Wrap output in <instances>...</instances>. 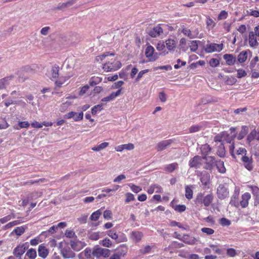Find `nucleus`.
Returning a JSON list of instances; mask_svg holds the SVG:
<instances>
[{"mask_svg": "<svg viewBox=\"0 0 259 259\" xmlns=\"http://www.w3.org/2000/svg\"><path fill=\"white\" fill-rule=\"evenodd\" d=\"M76 0H68L67 2L64 3L61 5V8L69 7L75 3Z\"/></svg>", "mask_w": 259, "mask_h": 259, "instance_id": "680f3d73", "label": "nucleus"}, {"mask_svg": "<svg viewBox=\"0 0 259 259\" xmlns=\"http://www.w3.org/2000/svg\"><path fill=\"white\" fill-rule=\"evenodd\" d=\"M255 139H256L257 140L256 131L255 130H253L248 135L247 140L249 143H250Z\"/></svg>", "mask_w": 259, "mask_h": 259, "instance_id": "ea45409f", "label": "nucleus"}, {"mask_svg": "<svg viewBox=\"0 0 259 259\" xmlns=\"http://www.w3.org/2000/svg\"><path fill=\"white\" fill-rule=\"evenodd\" d=\"M50 30L51 28L50 27L46 26L41 29L40 32L43 35H47L49 33Z\"/></svg>", "mask_w": 259, "mask_h": 259, "instance_id": "774afa93", "label": "nucleus"}, {"mask_svg": "<svg viewBox=\"0 0 259 259\" xmlns=\"http://www.w3.org/2000/svg\"><path fill=\"white\" fill-rule=\"evenodd\" d=\"M223 49V44H210L206 45L204 50L207 53H211L214 52H220Z\"/></svg>", "mask_w": 259, "mask_h": 259, "instance_id": "39448f33", "label": "nucleus"}, {"mask_svg": "<svg viewBox=\"0 0 259 259\" xmlns=\"http://www.w3.org/2000/svg\"><path fill=\"white\" fill-rule=\"evenodd\" d=\"M178 167V164L177 163H172L168 165H166L164 167V170L168 172H172L174 170H175L176 168H177Z\"/></svg>", "mask_w": 259, "mask_h": 259, "instance_id": "f704fd0d", "label": "nucleus"}, {"mask_svg": "<svg viewBox=\"0 0 259 259\" xmlns=\"http://www.w3.org/2000/svg\"><path fill=\"white\" fill-rule=\"evenodd\" d=\"M68 77H60L56 81L55 84L57 87H61L67 79Z\"/></svg>", "mask_w": 259, "mask_h": 259, "instance_id": "3c124183", "label": "nucleus"}, {"mask_svg": "<svg viewBox=\"0 0 259 259\" xmlns=\"http://www.w3.org/2000/svg\"><path fill=\"white\" fill-rule=\"evenodd\" d=\"M21 223H22L21 221L19 220L13 221L12 222H11L8 223L6 225H5V229H9L10 228H12V227L15 226L20 224Z\"/></svg>", "mask_w": 259, "mask_h": 259, "instance_id": "c03bdc74", "label": "nucleus"}, {"mask_svg": "<svg viewBox=\"0 0 259 259\" xmlns=\"http://www.w3.org/2000/svg\"><path fill=\"white\" fill-rule=\"evenodd\" d=\"M203 159L205 160L206 165L205 168L209 170L211 169L213 167L217 161L213 156H205Z\"/></svg>", "mask_w": 259, "mask_h": 259, "instance_id": "9b49d317", "label": "nucleus"}, {"mask_svg": "<svg viewBox=\"0 0 259 259\" xmlns=\"http://www.w3.org/2000/svg\"><path fill=\"white\" fill-rule=\"evenodd\" d=\"M85 246L84 243L79 241H73L71 242V246L75 251H79Z\"/></svg>", "mask_w": 259, "mask_h": 259, "instance_id": "a878e982", "label": "nucleus"}, {"mask_svg": "<svg viewBox=\"0 0 259 259\" xmlns=\"http://www.w3.org/2000/svg\"><path fill=\"white\" fill-rule=\"evenodd\" d=\"M89 238L92 240H97L100 238L99 233L98 232L91 233L89 235Z\"/></svg>", "mask_w": 259, "mask_h": 259, "instance_id": "0e129e2a", "label": "nucleus"}, {"mask_svg": "<svg viewBox=\"0 0 259 259\" xmlns=\"http://www.w3.org/2000/svg\"><path fill=\"white\" fill-rule=\"evenodd\" d=\"M13 79V76H9L0 79V90L5 89L10 84L11 81Z\"/></svg>", "mask_w": 259, "mask_h": 259, "instance_id": "412c9836", "label": "nucleus"}, {"mask_svg": "<svg viewBox=\"0 0 259 259\" xmlns=\"http://www.w3.org/2000/svg\"><path fill=\"white\" fill-rule=\"evenodd\" d=\"M59 67L58 65H55L52 66L50 74L48 76L51 79L58 78L59 76Z\"/></svg>", "mask_w": 259, "mask_h": 259, "instance_id": "bb28decb", "label": "nucleus"}, {"mask_svg": "<svg viewBox=\"0 0 259 259\" xmlns=\"http://www.w3.org/2000/svg\"><path fill=\"white\" fill-rule=\"evenodd\" d=\"M107 235L114 240H117L118 239V236L116 231L114 230H111L108 231Z\"/></svg>", "mask_w": 259, "mask_h": 259, "instance_id": "4d7b16f0", "label": "nucleus"}, {"mask_svg": "<svg viewBox=\"0 0 259 259\" xmlns=\"http://www.w3.org/2000/svg\"><path fill=\"white\" fill-rule=\"evenodd\" d=\"M173 208L177 212H182L186 210V207L185 205H176L173 206Z\"/></svg>", "mask_w": 259, "mask_h": 259, "instance_id": "5fc2aeb1", "label": "nucleus"}, {"mask_svg": "<svg viewBox=\"0 0 259 259\" xmlns=\"http://www.w3.org/2000/svg\"><path fill=\"white\" fill-rule=\"evenodd\" d=\"M185 196L188 199H191L193 197V191L188 186L185 187Z\"/></svg>", "mask_w": 259, "mask_h": 259, "instance_id": "79ce46f5", "label": "nucleus"}, {"mask_svg": "<svg viewBox=\"0 0 259 259\" xmlns=\"http://www.w3.org/2000/svg\"><path fill=\"white\" fill-rule=\"evenodd\" d=\"M214 196L212 193H209L204 196L203 193H199L197 195L195 203L197 205L203 204L205 206L208 207L212 202Z\"/></svg>", "mask_w": 259, "mask_h": 259, "instance_id": "f257e3e1", "label": "nucleus"}, {"mask_svg": "<svg viewBox=\"0 0 259 259\" xmlns=\"http://www.w3.org/2000/svg\"><path fill=\"white\" fill-rule=\"evenodd\" d=\"M215 165L220 173L224 174L226 172V168L224 166V161L221 160H217Z\"/></svg>", "mask_w": 259, "mask_h": 259, "instance_id": "2f4dec72", "label": "nucleus"}, {"mask_svg": "<svg viewBox=\"0 0 259 259\" xmlns=\"http://www.w3.org/2000/svg\"><path fill=\"white\" fill-rule=\"evenodd\" d=\"M100 244L102 245L103 246L106 247H110L112 246V243L111 240L107 238H106L104 240L100 241Z\"/></svg>", "mask_w": 259, "mask_h": 259, "instance_id": "a18cd8bd", "label": "nucleus"}, {"mask_svg": "<svg viewBox=\"0 0 259 259\" xmlns=\"http://www.w3.org/2000/svg\"><path fill=\"white\" fill-rule=\"evenodd\" d=\"M14 218L15 216L14 215H8L3 218H1L0 219V222L2 224H4Z\"/></svg>", "mask_w": 259, "mask_h": 259, "instance_id": "69168bd1", "label": "nucleus"}, {"mask_svg": "<svg viewBox=\"0 0 259 259\" xmlns=\"http://www.w3.org/2000/svg\"><path fill=\"white\" fill-rule=\"evenodd\" d=\"M209 64L210 65V66L212 67H215L219 65L220 61L217 59L212 58L209 60Z\"/></svg>", "mask_w": 259, "mask_h": 259, "instance_id": "052dcab7", "label": "nucleus"}, {"mask_svg": "<svg viewBox=\"0 0 259 259\" xmlns=\"http://www.w3.org/2000/svg\"><path fill=\"white\" fill-rule=\"evenodd\" d=\"M203 158L199 156H195L189 161V166L191 167H199L201 165Z\"/></svg>", "mask_w": 259, "mask_h": 259, "instance_id": "ddd939ff", "label": "nucleus"}, {"mask_svg": "<svg viewBox=\"0 0 259 259\" xmlns=\"http://www.w3.org/2000/svg\"><path fill=\"white\" fill-rule=\"evenodd\" d=\"M143 237V234L140 231H132L130 234V238L135 243L140 242Z\"/></svg>", "mask_w": 259, "mask_h": 259, "instance_id": "4468645a", "label": "nucleus"}, {"mask_svg": "<svg viewBox=\"0 0 259 259\" xmlns=\"http://www.w3.org/2000/svg\"><path fill=\"white\" fill-rule=\"evenodd\" d=\"M25 232V228L23 226L18 227L15 228L13 233H15L16 235L18 236L21 235Z\"/></svg>", "mask_w": 259, "mask_h": 259, "instance_id": "864d4df0", "label": "nucleus"}, {"mask_svg": "<svg viewBox=\"0 0 259 259\" xmlns=\"http://www.w3.org/2000/svg\"><path fill=\"white\" fill-rule=\"evenodd\" d=\"M233 140V138L232 136H230L228 134V136L226 137L225 138V141H226L227 143L231 144L229 147L231 155H232V156L233 158H236L235 153H234V151L235 146L234 145V143H232V141Z\"/></svg>", "mask_w": 259, "mask_h": 259, "instance_id": "aec40b11", "label": "nucleus"}, {"mask_svg": "<svg viewBox=\"0 0 259 259\" xmlns=\"http://www.w3.org/2000/svg\"><path fill=\"white\" fill-rule=\"evenodd\" d=\"M92 255H93L92 250L89 248H87L79 253L78 257L79 259H91Z\"/></svg>", "mask_w": 259, "mask_h": 259, "instance_id": "f3484780", "label": "nucleus"}, {"mask_svg": "<svg viewBox=\"0 0 259 259\" xmlns=\"http://www.w3.org/2000/svg\"><path fill=\"white\" fill-rule=\"evenodd\" d=\"M102 106V104L94 106L92 109V114L93 115H96L98 111H100L103 109Z\"/></svg>", "mask_w": 259, "mask_h": 259, "instance_id": "603ef678", "label": "nucleus"}, {"mask_svg": "<svg viewBox=\"0 0 259 259\" xmlns=\"http://www.w3.org/2000/svg\"><path fill=\"white\" fill-rule=\"evenodd\" d=\"M248 42L249 46L251 48L256 47L258 45L256 36L253 33V31H250L248 35Z\"/></svg>", "mask_w": 259, "mask_h": 259, "instance_id": "2eb2a0df", "label": "nucleus"}, {"mask_svg": "<svg viewBox=\"0 0 259 259\" xmlns=\"http://www.w3.org/2000/svg\"><path fill=\"white\" fill-rule=\"evenodd\" d=\"M112 213L110 210H106L103 213V217L106 220H111L112 219Z\"/></svg>", "mask_w": 259, "mask_h": 259, "instance_id": "338daca9", "label": "nucleus"}, {"mask_svg": "<svg viewBox=\"0 0 259 259\" xmlns=\"http://www.w3.org/2000/svg\"><path fill=\"white\" fill-rule=\"evenodd\" d=\"M114 55L113 53H110L109 52H105L102 55L97 56L96 57V60L98 62L102 61L104 59H105L106 57H109L110 56H113Z\"/></svg>", "mask_w": 259, "mask_h": 259, "instance_id": "4c0bfd02", "label": "nucleus"}, {"mask_svg": "<svg viewBox=\"0 0 259 259\" xmlns=\"http://www.w3.org/2000/svg\"><path fill=\"white\" fill-rule=\"evenodd\" d=\"M154 48L150 45L146 48L145 54L148 61L153 62L158 59V55L157 53L154 54Z\"/></svg>", "mask_w": 259, "mask_h": 259, "instance_id": "20e7f679", "label": "nucleus"}, {"mask_svg": "<svg viewBox=\"0 0 259 259\" xmlns=\"http://www.w3.org/2000/svg\"><path fill=\"white\" fill-rule=\"evenodd\" d=\"M182 241L186 244L193 245L197 241V239L194 237L185 234L182 237Z\"/></svg>", "mask_w": 259, "mask_h": 259, "instance_id": "a211bd4d", "label": "nucleus"}, {"mask_svg": "<svg viewBox=\"0 0 259 259\" xmlns=\"http://www.w3.org/2000/svg\"><path fill=\"white\" fill-rule=\"evenodd\" d=\"M241 160L243 162L244 167L249 171L253 169L252 159L251 157L243 155L241 157Z\"/></svg>", "mask_w": 259, "mask_h": 259, "instance_id": "0eeeda50", "label": "nucleus"}, {"mask_svg": "<svg viewBox=\"0 0 259 259\" xmlns=\"http://www.w3.org/2000/svg\"><path fill=\"white\" fill-rule=\"evenodd\" d=\"M228 136V133L223 132L221 136L217 135L214 137V140L215 142H224L225 138Z\"/></svg>", "mask_w": 259, "mask_h": 259, "instance_id": "a19ab883", "label": "nucleus"}, {"mask_svg": "<svg viewBox=\"0 0 259 259\" xmlns=\"http://www.w3.org/2000/svg\"><path fill=\"white\" fill-rule=\"evenodd\" d=\"M210 175L208 172H204L201 177L200 181L202 184L204 186H207L209 184Z\"/></svg>", "mask_w": 259, "mask_h": 259, "instance_id": "473e14b6", "label": "nucleus"}, {"mask_svg": "<svg viewBox=\"0 0 259 259\" xmlns=\"http://www.w3.org/2000/svg\"><path fill=\"white\" fill-rule=\"evenodd\" d=\"M217 194L219 198L224 199L229 195L228 189L225 185L221 184L217 188Z\"/></svg>", "mask_w": 259, "mask_h": 259, "instance_id": "423d86ee", "label": "nucleus"}, {"mask_svg": "<svg viewBox=\"0 0 259 259\" xmlns=\"http://www.w3.org/2000/svg\"><path fill=\"white\" fill-rule=\"evenodd\" d=\"M9 126L5 118L0 117V129H6Z\"/></svg>", "mask_w": 259, "mask_h": 259, "instance_id": "13d9d810", "label": "nucleus"}, {"mask_svg": "<svg viewBox=\"0 0 259 259\" xmlns=\"http://www.w3.org/2000/svg\"><path fill=\"white\" fill-rule=\"evenodd\" d=\"M65 116L68 119L73 118L74 121H78L82 119L83 113L82 112L77 113L71 111L68 113Z\"/></svg>", "mask_w": 259, "mask_h": 259, "instance_id": "6e6552de", "label": "nucleus"}, {"mask_svg": "<svg viewBox=\"0 0 259 259\" xmlns=\"http://www.w3.org/2000/svg\"><path fill=\"white\" fill-rule=\"evenodd\" d=\"M202 232L206 234L207 235H210L214 233V231L212 229L209 228H202L201 229Z\"/></svg>", "mask_w": 259, "mask_h": 259, "instance_id": "bf43d9fd", "label": "nucleus"}, {"mask_svg": "<svg viewBox=\"0 0 259 259\" xmlns=\"http://www.w3.org/2000/svg\"><path fill=\"white\" fill-rule=\"evenodd\" d=\"M227 255L231 257H234L238 254V251L233 248H229L226 250Z\"/></svg>", "mask_w": 259, "mask_h": 259, "instance_id": "58836bf2", "label": "nucleus"}, {"mask_svg": "<svg viewBox=\"0 0 259 259\" xmlns=\"http://www.w3.org/2000/svg\"><path fill=\"white\" fill-rule=\"evenodd\" d=\"M121 63L120 61L115 59H111L104 64L103 69L106 72H112L117 70L121 67Z\"/></svg>", "mask_w": 259, "mask_h": 259, "instance_id": "f03ea898", "label": "nucleus"}, {"mask_svg": "<svg viewBox=\"0 0 259 259\" xmlns=\"http://www.w3.org/2000/svg\"><path fill=\"white\" fill-rule=\"evenodd\" d=\"M165 46L168 51H171L175 49L177 43L174 39L168 38L165 41Z\"/></svg>", "mask_w": 259, "mask_h": 259, "instance_id": "cd10ccee", "label": "nucleus"}, {"mask_svg": "<svg viewBox=\"0 0 259 259\" xmlns=\"http://www.w3.org/2000/svg\"><path fill=\"white\" fill-rule=\"evenodd\" d=\"M135 148V146L134 144L132 143H128L127 144H123L121 145H119L115 148V149L116 151L118 152H121L123 150L126 149L128 150H131L134 149Z\"/></svg>", "mask_w": 259, "mask_h": 259, "instance_id": "393cba45", "label": "nucleus"}, {"mask_svg": "<svg viewBox=\"0 0 259 259\" xmlns=\"http://www.w3.org/2000/svg\"><path fill=\"white\" fill-rule=\"evenodd\" d=\"M61 254L64 258H73L75 256V253L70 249L63 248L61 250Z\"/></svg>", "mask_w": 259, "mask_h": 259, "instance_id": "c85d7f7f", "label": "nucleus"}, {"mask_svg": "<svg viewBox=\"0 0 259 259\" xmlns=\"http://www.w3.org/2000/svg\"><path fill=\"white\" fill-rule=\"evenodd\" d=\"M250 189L253 196L256 201H259V188L255 186H248Z\"/></svg>", "mask_w": 259, "mask_h": 259, "instance_id": "72a5a7b5", "label": "nucleus"}, {"mask_svg": "<svg viewBox=\"0 0 259 259\" xmlns=\"http://www.w3.org/2000/svg\"><path fill=\"white\" fill-rule=\"evenodd\" d=\"M92 254L96 257H100L101 256L108 257L109 255V250L97 246L93 248Z\"/></svg>", "mask_w": 259, "mask_h": 259, "instance_id": "7ed1b4c3", "label": "nucleus"}, {"mask_svg": "<svg viewBox=\"0 0 259 259\" xmlns=\"http://www.w3.org/2000/svg\"><path fill=\"white\" fill-rule=\"evenodd\" d=\"M108 142H103L99 145L95 146L92 148V150L95 151H99L102 149H105L109 145Z\"/></svg>", "mask_w": 259, "mask_h": 259, "instance_id": "e433bc0d", "label": "nucleus"}, {"mask_svg": "<svg viewBox=\"0 0 259 259\" xmlns=\"http://www.w3.org/2000/svg\"><path fill=\"white\" fill-rule=\"evenodd\" d=\"M182 32H183V33L188 36V37H189L190 38H195L197 36V34H198V33L196 32V33H193L191 31V30L187 28H184L182 31Z\"/></svg>", "mask_w": 259, "mask_h": 259, "instance_id": "7c9ffc66", "label": "nucleus"}, {"mask_svg": "<svg viewBox=\"0 0 259 259\" xmlns=\"http://www.w3.org/2000/svg\"><path fill=\"white\" fill-rule=\"evenodd\" d=\"M121 91V89H119L117 90L116 92H113L109 96L103 98L101 101L102 102H109L113 100L116 97L118 96Z\"/></svg>", "mask_w": 259, "mask_h": 259, "instance_id": "b1692460", "label": "nucleus"}, {"mask_svg": "<svg viewBox=\"0 0 259 259\" xmlns=\"http://www.w3.org/2000/svg\"><path fill=\"white\" fill-rule=\"evenodd\" d=\"M102 214V212H101V210H98L97 211H96L95 212H93L91 217H90V219L92 221H97L99 218L100 217V216Z\"/></svg>", "mask_w": 259, "mask_h": 259, "instance_id": "09e8293b", "label": "nucleus"}, {"mask_svg": "<svg viewBox=\"0 0 259 259\" xmlns=\"http://www.w3.org/2000/svg\"><path fill=\"white\" fill-rule=\"evenodd\" d=\"M200 42L199 40H192L191 41L189 45V47L192 52H195L198 49V42Z\"/></svg>", "mask_w": 259, "mask_h": 259, "instance_id": "de8ad7c7", "label": "nucleus"}, {"mask_svg": "<svg viewBox=\"0 0 259 259\" xmlns=\"http://www.w3.org/2000/svg\"><path fill=\"white\" fill-rule=\"evenodd\" d=\"M162 33L163 29L159 25H157L149 30L148 34L152 37H157Z\"/></svg>", "mask_w": 259, "mask_h": 259, "instance_id": "f8f14e48", "label": "nucleus"}, {"mask_svg": "<svg viewBox=\"0 0 259 259\" xmlns=\"http://www.w3.org/2000/svg\"><path fill=\"white\" fill-rule=\"evenodd\" d=\"M247 58V52L245 51H242L239 54L237 61L238 62L242 63L246 61Z\"/></svg>", "mask_w": 259, "mask_h": 259, "instance_id": "c9c22d12", "label": "nucleus"}, {"mask_svg": "<svg viewBox=\"0 0 259 259\" xmlns=\"http://www.w3.org/2000/svg\"><path fill=\"white\" fill-rule=\"evenodd\" d=\"M128 186L130 187L132 191L136 193H138L142 191V188L140 187L136 186L133 184H129Z\"/></svg>", "mask_w": 259, "mask_h": 259, "instance_id": "6e6d98bb", "label": "nucleus"}, {"mask_svg": "<svg viewBox=\"0 0 259 259\" xmlns=\"http://www.w3.org/2000/svg\"><path fill=\"white\" fill-rule=\"evenodd\" d=\"M101 81V79L98 77H93L89 81V84L91 86L97 84Z\"/></svg>", "mask_w": 259, "mask_h": 259, "instance_id": "8fccbe9b", "label": "nucleus"}, {"mask_svg": "<svg viewBox=\"0 0 259 259\" xmlns=\"http://www.w3.org/2000/svg\"><path fill=\"white\" fill-rule=\"evenodd\" d=\"M172 142L171 139L162 141L157 144L156 149L158 151H162L169 147Z\"/></svg>", "mask_w": 259, "mask_h": 259, "instance_id": "1a4fd4ad", "label": "nucleus"}, {"mask_svg": "<svg viewBox=\"0 0 259 259\" xmlns=\"http://www.w3.org/2000/svg\"><path fill=\"white\" fill-rule=\"evenodd\" d=\"M26 67L18 71L17 75H18V79L19 82H23L28 78V76L27 75V71L26 70Z\"/></svg>", "mask_w": 259, "mask_h": 259, "instance_id": "5701e85b", "label": "nucleus"}, {"mask_svg": "<svg viewBox=\"0 0 259 259\" xmlns=\"http://www.w3.org/2000/svg\"><path fill=\"white\" fill-rule=\"evenodd\" d=\"M250 198L251 195L248 192L245 193L242 195L240 203L242 208H245L248 206V201Z\"/></svg>", "mask_w": 259, "mask_h": 259, "instance_id": "6ab92c4d", "label": "nucleus"}, {"mask_svg": "<svg viewBox=\"0 0 259 259\" xmlns=\"http://www.w3.org/2000/svg\"><path fill=\"white\" fill-rule=\"evenodd\" d=\"M223 58L226 60V64L228 65H233L236 62V57L232 54H225L223 56Z\"/></svg>", "mask_w": 259, "mask_h": 259, "instance_id": "4be33fe9", "label": "nucleus"}, {"mask_svg": "<svg viewBox=\"0 0 259 259\" xmlns=\"http://www.w3.org/2000/svg\"><path fill=\"white\" fill-rule=\"evenodd\" d=\"M209 246L214 253L218 254H222L223 253V250L217 245L210 244Z\"/></svg>", "mask_w": 259, "mask_h": 259, "instance_id": "37998d69", "label": "nucleus"}, {"mask_svg": "<svg viewBox=\"0 0 259 259\" xmlns=\"http://www.w3.org/2000/svg\"><path fill=\"white\" fill-rule=\"evenodd\" d=\"M248 132V128L247 126H243L242 127V130L240 133H239L238 136V139L241 140L243 139L245 136L247 134Z\"/></svg>", "mask_w": 259, "mask_h": 259, "instance_id": "49530a36", "label": "nucleus"}, {"mask_svg": "<svg viewBox=\"0 0 259 259\" xmlns=\"http://www.w3.org/2000/svg\"><path fill=\"white\" fill-rule=\"evenodd\" d=\"M28 248L27 243L23 244L21 245L17 246L14 251V254L17 257H20L25 252L26 249Z\"/></svg>", "mask_w": 259, "mask_h": 259, "instance_id": "9d476101", "label": "nucleus"}, {"mask_svg": "<svg viewBox=\"0 0 259 259\" xmlns=\"http://www.w3.org/2000/svg\"><path fill=\"white\" fill-rule=\"evenodd\" d=\"M49 253V250L45 246L44 244H41L38 246V253L39 256L45 259L48 256Z\"/></svg>", "mask_w": 259, "mask_h": 259, "instance_id": "dca6fc26", "label": "nucleus"}, {"mask_svg": "<svg viewBox=\"0 0 259 259\" xmlns=\"http://www.w3.org/2000/svg\"><path fill=\"white\" fill-rule=\"evenodd\" d=\"M36 257V251L34 249L30 248L28 250L25 255L24 259H35Z\"/></svg>", "mask_w": 259, "mask_h": 259, "instance_id": "c756f323", "label": "nucleus"}, {"mask_svg": "<svg viewBox=\"0 0 259 259\" xmlns=\"http://www.w3.org/2000/svg\"><path fill=\"white\" fill-rule=\"evenodd\" d=\"M149 71V69H145V70H141V71H140L136 78V81H139L141 79V78L143 77L144 74L148 72Z\"/></svg>", "mask_w": 259, "mask_h": 259, "instance_id": "e2e57ef3", "label": "nucleus"}]
</instances>
